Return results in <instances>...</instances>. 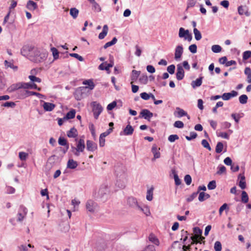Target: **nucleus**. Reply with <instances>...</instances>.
<instances>
[{
    "label": "nucleus",
    "instance_id": "nucleus-1",
    "mask_svg": "<svg viewBox=\"0 0 251 251\" xmlns=\"http://www.w3.org/2000/svg\"><path fill=\"white\" fill-rule=\"evenodd\" d=\"M115 173L117 178L116 185L121 189L124 188L126 181V175L125 167L122 165L116 166Z\"/></svg>",
    "mask_w": 251,
    "mask_h": 251
},
{
    "label": "nucleus",
    "instance_id": "nucleus-2",
    "mask_svg": "<svg viewBox=\"0 0 251 251\" xmlns=\"http://www.w3.org/2000/svg\"><path fill=\"white\" fill-rule=\"evenodd\" d=\"M48 55V52L45 50L35 48L30 60L36 63L42 62L46 60Z\"/></svg>",
    "mask_w": 251,
    "mask_h": 251
},
{
    "label": "nucleus",
    "instance_id": "nucleus-3",
    "mask_svg": "<svg viewBox=\"0 0 251 251\" xmlns=\"http://www.w3.org/2000/svg\"><path fill=\"white\" fill-rule=\"evenodd\" d=\"M109 190L107 185H102L99 189L97 198L102 201H105L108 197Z\"/></svg>",
    "mask_w": 251,
    "mask_h": 251
},
{
    "label": "nucleus",
    "instance_id": "nucleus-4",
    "mask_svg": "<svg viewBox=\"0 0 251 251\" xmlns=\"http://www.w3.org/2000/svg\"><path fill=\"white\" fill-rule=\"evenodd\" d=\"M88 89L87 86H82L77 88L75 92L74 96L77 100H80L85 96H86V91Z\"/></svg>",
    "mask_w": 251,
    "mask_h": 251
},
{
    "label": "nucleus",
    "instance_id": "nucleus-5",
    "mask_svg": "<svg viewBox=\"0 0 251 251\" xmlns=\"http://www.w3.org/2000/svg\"><path fill=\"white\" fill-rule=\"evenodd\" d=\"M93 106L92 111L93 112L95 119H97L102 112L103 108L102 106L96 101H94L92 103Z\"/></svg>",
    "mask_w": 251,
    "mask_h": 251
},
{
    "label": "nucleus",
    "instance_id": "nucleus-6",
    "mask_svg": "<svg viewBox=\"0 0 251 251\" xmlns=\"http://www.w3.org/2000/svg\"><path fill=\"white\" fill-rule=\"evenodd\" d=\"M34 49L35 48L31 46L25 45L22 48L21 53L24 56H29V59H30V55L33 54Z\"/></svg>",
    "mask_w": 251,
    "mask_h": 251
},
{
    "label": "nucleus",
    "instance_id": "nucleus-7",
    "mask_svg": "<svg viewBox=\"0 0 251 251\" xmlns=\"http://www.w3.org/2000/svg\"><path fill=\"white\" fill-rule=\"evenodd\" d=\"M98 205L93 200H89L86 203V208L87 210L91 213H94L98 209Z\"/></svg>",
    "mask_w": 251,
    "mask_h": 251
},
{
    "label": "nucleus",
    "instance_id": "nucleus-8",
    "mask_svg": "<svg viewBox=\"0 0 251 251\" xmlns=\"http://www.w3.org/2000/svg\"><path fill=\"white\" fill-rule=\"evenodd\" d=\"M153 114L149 110L147 109H143L140 113L139 118H144L148 121H150L151 118L153 116Z\"/></svg>",
    "mask_w": 251,
    "mask_h": 251
},
{
    "label": "nucleus",
    "instance_id": "nucleus-9",
    "mask_svg": "<svg viewBox=\"0 0 251 251\" xmlns=\"http://www.w3.org/2000/svg\"><path fill=\"white\" fill-rule=\"evenodd\" d=\"M184 76V71L183 67L178 64L177 65V70L176 73V78L178 80H182Z\"/></svg>",
    "mask_w": 251,
    "mask_h": 251
},
{
    "label": "nucleus",
    "instance_id": "nucleus-10",
    "mask_svg": "<svg viewBox=\"0 0 251 251\" xmlns=\"http://www.w3.org/2000/svg\"><path fill=\"white\" fill-rule=\"evenodd\" d=\"M75 141H77L76 144V149L80 154V152H83L85 148L84 140L83 139H79L78 140L77 138L75 139Z\"/></svg>",
    "mask_w": 251,
    "mask_h": 251
},
{
    "label": "nucleus",
    "instance_id": "nucleus-11",
    "mask_svg": "<svg viewBox=\"0 0 251 251\" xmlns=\"http://www.w3.org/2000/svg\"><path fill=\"white\" fill-rule=\"evenodd\" d=\"M183 52V48L182 45L176 46L175 49V58L176 60L180 59Z\"/></svg>",
    "mask_w": 251,
    "mask_h": 251
},
{
    "label": "nucleus",
    "instance_id": "nucleus-12",
    "mask_svg": "<svg viewBox=\"0 0 251 251\" xmlns=\"http://www.w3.org/2000/svg\"><path fill=\"white\" fill-rule=\"evenodd\" d=\"M29 91L25 89H20L16 92L17 97L19 99H24L28 97Z\"/></svg>",
    "mask_w": 251,
    "mask_h": 251
},
{
    "label": "nucleus",
    "instance_id": "nucleus-13",
    "mask_svg": "<svg viewBox=\"0 0 251 251\" xmlns=\"http://www.w3.org/2000/svg\"><path fill=\"white\" fill-rule=\"evenodd\" d=\"M134 128L130 124H128L124 129L123 131L120 132V135H130L132 134Z\"/></svg>",
    "mask_w": 251,
    "mask_h": 251
},
{
    "label": "nucleus",
    "instance_id": "nucleus-14",
    "mask_svg": "<svg viewBox=\"0 0 251 251\" xmlns=\"http://www.w3.org/2000/svg\"><path fill=\"white\" fill-rule=\"evenodd\" d=\"M23 88V82H19L11 85L8 89L10 92L18 91L20 89Z\"/></svg>",
    "mask_w": 251,
    "mask_h": 251
},
{
    "label": "nucleus",
    "instance_id": "nucleus-15",
    "mask_svg": "<svg viewBox=\"0 0 251 251\" xmlns=\"http://www.w3.org/2000/svg\"><path fill=\"white\" fill-rule=\"evenodd\" d=\"M86 149L88 151L93 152L97 149V145L92 141L87 140L86 142Z\"/></svg>",
    "mask_w": 251,
    "mask_h": 251
},
{
    "label": "nucleus",
    "instance_id": "nucleus-16",
    "mask_svg": "<svg viewBox=\"0 0 251 251\" xmlns=\"http://www.w3.org/2000/svg\"><path fill=\"white\" fill-rule=\"evenodd\" d=\"M160 148L158 149L156 145H153L151 148V152L153 154V158L152 159V161L155 160L156 159H158L160 157V153L159 151Z\"/></svg>",
    "mask_w": 251,
    "mask_h": 251
},
{
    "label": "nucleus",
    "instance_id": "nucleus-17",
    "mask_svg": "<svg viewBox=\"0 0 251 251\" xmlns=\"http://www.w3.org/2000/svg\"><path fill=\"white\" fill-rule=\"evenodd\" d=\"M167 251H182L181 244L178 241H174Z\"/></svg>",
    "mask_w": 251,
    "mask_h": 251
},
{
    "label": "nucleus",
    "instance_id": "nucleus-18",
    "mask_svg": "<svg viewBox=\"0 0 251 251\" xmlns=\"http://www.w3.org/2000/svg\"><path fill=\"white\" fill-rule=\"evenodd\" d=\"M128 205L133 208H138L139 204L136 198L134 197H129L127 200Z\"/></svg>",
    "mask_w": 251,
    "mask_h": 251
},
{
    "label": "nucleus",
    "instance_id": "nucleus-19",
    "mask_svg": "<svg viewBox=\"0 0 251 251\" xmlns=\"http://www.w3.org/2000/svg\"><path fill=\"white\" fill-rule=\"evenodd\" d=\"M238 12L240 15H243L244 14L246 16H249L250 15V12L248 11V8L246 5L239 6L238 8Z\"/></svg>",
    "mask_w": 251,
    "mask_h": 251
},
{
    "label": "nucleus",
    "instance_id": "nucleus-20",
    "mask_svg": "<svg viewBox=\"0 0 251 251\" xmlns=\"http://www.w3.org/2000/svg\"><path fill=\"white\" fill-rule=\"evenodd\" d=\"M26 8L29 10L33 11L38 8V5L35 2L29 0L27 2Z\"/></svg>",
    "mask_w": 251,
    "mask_h": 251
},
{
    "label": "nucleus",
    "instance_id": "nucleus-21",
    "mask_svg": "<svg viewBox=\"0 0 251 251\" xmlns=\"http://www.w3.org/2000/svg\"><path fill=\"white\" fill-rule=\"evenodd\" d=\"M140 74V71H138L135 70L132 71L130 76V79L131 80V82H130L131 84H132L133 82H135L137 80V78L139 76Z\"/></svg>",
    "mask_w": 251,
    "mask_h": 251
},
{
    "label": "nucleus",
    "instance_id": "nucleus-22",
    "mask_svg": "<svg viewBox=\"0 0 251 251\" xmlns=\"http://www.w3.org/2000/svg\"><path fill=\"white\" fill-rule=\"evenodd\" d=\"M148 239L150 242L154 244L156 246H159L160 242L157 237L152 233L150 234Z\"/></svg>",
    "mask_w": 251,
    "mask_h": 251
},
{
    "label": "nucleus",
    "instance_id": "nucleus-23",
    "mask_svg": "<svg viewBox=\"0 0 251 251\" xmlns=\"http://www.w3.org/2000/svg\"><path fill=\"white\" fill-rule=\"evenodd\" d=\"M43 107L45 111H51L55 107V105L52 103L44 101L43 105Z\"/></svg>",
    "mask_w": 251,
    "mask_h": 251
},
{
    "label": "nucleus",
    "instance_id": "nucleus-24",
    "mask_svg": "<svg viewBox=\"0 0 251 251\" xmlns=\"http://www.w3.org/2000/svg\"><path fill=\"white\" fill-rule=\"evenodd\" d=\"M67 135L69 138H76L78 135L76 129L75 127L71 128L67 132Z\"/></svg>",
    "mask_w": 251,
    "mask_h": 251
},
{
    "label": "nucleus",
    "instance_id": "nucleus-25",
    "mask_svg": "<svg viewBox=\"0 0 251 251\" xmlns=\"http://www.w3.org/2000/svg\"><path fill=\"white\" fill-rule=\"evenodd\" d=\"M203 77L201 76L196 79L195 80H193L191 82V85L193 88L195 89L196 87H200L201 86L202 82Z\"/></svg>",
    "mask_w": 251,
    "mask_h": 251
},
{
    "label": "nucleus",
    "instance_id": "nucleus-26",
    "mask_svg": "<svg viewBox=\"0 0 251 251\" xmlns=\"http://www.w3.org/2000/svg\"><path fill=\"white\" fill-rule=\"evenodd\" d=\"M113 66V62H111L110 63L107 64L106 62H105L104 63H101L100 64L98 68L99 70H105V71H109V68L112 67Z\"/></svg>",
    "mask_w": 251,
    "mask_h": 251
},
{
    "label": "nucleus",
    "instance_id": "nucleus-27",
    "mask_svg": "<svg viewBox=\"0 0 251 251\" xmlns=\"http://www.w3.org/2000/svg\"><path fill=\"white\" fill-rule=\"evenodd\" d=\"M78 166V163L73 159H70L67 162V168L71 169H75Z\"/></svg>",
    "mask_w": 251,
    "mask_h": 251
},
{
    "label": "nucleus",
    "instance_id": "nucleus-28",
    "mask_svg": "<svg viewBox=\"0 0 251 251\" xmlns=\"http://www.w3.org/2000/svg\"><path fill=\"white\" fill-rule=\"evenodd\" d=\"M6 28L9 31H13L16 30V26L15 25L13 21H11L5 25Z\"/></svg>",
    "mask_w": 251,
    "mask_h": 251
},
{
    "label": "nucleus",
    "instance_id": "nucleus-29",
    "mask_svg": "<svg viewBox=\"0 0 251 251\" xmlns=\"http://www.w3.org/2000/svg\"><path fill=\"white\" fill-rule=\"evenodd\" d=\"M108 30V27L107 25H105L103 26L102 31L99 35V38L100 39H103L107 35Z\"/></svg>",
    "mask_w": 251,
    "mask_h": 251
},
{
    "label": "nucleus",
    "instance_id": "nucleus-30",
    "mask_svg": "<svg viewBox=\"0 0 251 251\" xmlns=\"http://www.w3.org/2000/svg\"><path fill=\"white\" fill-rule=\"evenodd\" d=\"M176 109L177 111L178 117H181L183 116H186L188 119H190V116L188 115L187 113L185 112L183 109H181L179 107H176Z\"/></svg>",
    "mask_w": 251,
    "mask_h": 251
},
{
    "label": "nucleus",
    "instance_id": "nucleus-31",
    "mask_svg": "<svg viewBox=\"0 0 251 251\" xmlns=\"http://www.w3.org/2000/svg\"><path fill=\"white\" fill-rule=\"evenodd\" d=\"M210 197V196L209 194L201 192L200 193L198 199L200 201H203L204 200L209 199Z\"/></svg>",
    "mask_w": 251,
    "mask_h": 251
},
{
    "label": "nucleus",
    "instance_id": "nucleus-32",
    "mask_svg": "<svg viewBox=\"0 0 251 251\" xmlns=\"http://www.w3.org/2000/svg\"><path fill=\"white\" fill-rule=\"evenodd\" d=\"M83 84L84 85H88V86L87 87H88V89H89L90 90L94 89L95 86L92 79L84 80L83 82Z\"/></svg>",
    "mask_w": 251,
    "mask_h": 251
},
{
    "label": "nucleus",
    "instance_id": "nucleus-33",
    "mask_svg": "<svg viewBox=\"0 0 251 251\" xmlns=\"http://www.w3.org/2000/svg\"><path fill=\"white\" fill-rule=\"evenodd\" d=\"M75 115V109H72L69 111L64 117V119L66 120L73 119Z\"/></svg>",
    "mask_w": 251,
    "mask_h": 251
},
{
    "label": "nucleus",
    "instance_id": "nucleus-34",
    "mask_svg": "<svg viewBox=\"0 0 251 251\" xmlns=\"http://www.w3.org/2000/svg\"><path fill=\"white\" fill-rule=\"evenodd\" d=\"M58 142L59 145L63 146H67V149H69V144H68L67 140L65 138L60 137L58 139Z\"/></svg>",
    "mask_w": 251,
    "mask_h": 251
},
{
    "label": "nucleus",
    "instance_id": "nucleus-35",
    "mask_svg": "<svg viewBox=\"0 0 251 251\" xmlns=\"http://www.w3.org/2000/svg\"><path fill=\"white\" fill-rule=\"evenodd\" d=\"M241 177V180L239 182V186L241 187L242 189H244L246 186V182L245 181V177L243 175L242 176L241 174H240L239 175V177Z\"/></svg>",
    "mask_w": 251,
    "mask_h": 251
},
{
    "label": "nucleus",
    "instance_id": "nucleus-36",
    "mask_svg": "<svg viewBox=\"0 0 251 251\" xmlns=\"http://www.w3.org/2000/svg\"><path fill=\"white\" fill-rule=\"evenodd\" d=\"M153 187H151L150 189L148 190L147 192L146 199L149 201H151L153 199Z\"/></svg>",
    "mask_w": 251,
    "mask_h": 251
},
{
    "label": "nucleus",
    "instance_id": "nucleus-37",
    "mask_svg": "<svg viewBox=\"0 0 251 251\" xmlns=\"http://www.w3.org/2000/svg\"><path fill=\"white\" fill-rule=\"evenodd\" d=\"M23 88L26 89H37V86L35 83H29L23 82Z\"/></svg>",
    "mask_w": 251,
    "mask_h": 251
},
{
    "label": "nucleus",
    "instance_id": "nucleus-38",
    "mask_svg": "<svg viewBox=\"0 0 251 251\" xmlns=\"http://www.w3.org/2000/svg\"><path fill=\"white\" fill-rule=\"evenodd\" d=\"M139 210L142 211L146 216H148L151 215V212L150 209L149 207L148 206H144V207H142L139 205V206L137 208Z\"/></svg>",
    "mask_w": 251,
    "mask_h": 251
},
{
    "label": "nucleus",
    "instance_id": "nucleus-39",
    "mask_svg": "<svg viewBox=\"0 0 251 251\" xmlns=\"http://www.w3.org/2000/svg\"><path fill=\"white\" fill-rule=\"evenodd\" d=\"M245 74L247 76V82L251 83V69L249 67H246L244 71Z\"/></svg>",
    "mask_w": 251,
    "mask_h": 251
},
{
    "label": "nucleus",
    "instance_id": "nucleus-40",
    "mask_svg": "<svg viewBox=\"0 0 251 251\" xmlns=\"http://www.w3.org/2000/svg\"><path fill=\"white\" fill-rule=\"evenodd\" d=\"M78 13L79 11L76 8H72L70 9V14L74 19L77 17Z\"/></svg>",
    "mask_w": 251,
    "mask_h": 251
},
{
    "label": "nucleus",
    "instance_id": "nucleus-41",
    "mask_svg": "<svg viewBox=\"0 0 251 251\" xmlns=\"http://www.w3.org/2000/svg\"><path fill=\"white\" fill-rule=\"evenodd\" d=\"M117 42V39L116 38V37H114L112 40L110 41V42H107L103 46V48L104 49H107V48L110 47V46H112L113 45H114V44H115Z\"/></svg>",
    "mask_w": 251,
    "mask_h": 251
},
{
    "label": "nucleus",
    "instance_id": "nucleus-42",
    "mask_svg": "<svg viewBox=\"0 0 251 251\" xmlns=\"http://www.w3.org/2000/svg\"><path fill=\"white\" fill-rule=\"evenodd\" d=\"M50 50L52 52V55L53 57L54 60H56L59 58V51L58 50L54 47H52L50 49Z\"/></svg>",
    "mask_w": 251,
    "mask_h": 251
},
{
    "label": "nucleus",
    "instance_id": "nucleus-43",
    "mask_svg": "<svg viewBox=\"0 0 251 251\" xmlns=\"http://www.w3.org/2000/svg\"><path fill=\"white\" fill-rule=\"evenodd\" d=\"M186 31H189L188 30H185L184 28L180 27L179 29L178 36L180 38H185L187 36V34Z\"/></svg>",
    "mask_w": 251,
    "mask_h": 251
},
{
    "label": "nucleus",
    "instance_id": "nucleus-44",
    "mask_svg": "<svg viewBox=\"0 0 251 251\" xmlns=\"http://www.w3.org/2000/svg\"><path fill=\"white\" fill-rule=\"evenodd\" d=\"M172 173L174 174V179H175V182L176 185H177V186L179 185L181 183V180L179 178L177 174L176 173L175 170H172Z\"/></svg>",
    "mask_w": 251,
    "mask_h": 251
},
{
    "label": "nucleus",
    "instance_id": "nucleus-45",
    "mask_svg": "<svg viewBox=\"0 0 251 251\" xmlns=\"http://www.w3.org/2000/svg\"><path fill=\"white\" fill-rule=\"evenodd\" d=\"M4 64L6 68H10L13 69L14 71H16L18 70V67L16 66H15L13 65V63H12L10 62H9L7 60H5L4 61Z\"/></svg>",
    "mask_w": 251,
    "mask_h": 251
},
{
    "label": "nucleus",
    "instance_id": "nucleus-46",
    "mask_svg": "<svg viewBox=\"0 0 251 251\" xmlns=\"http://www.w3.org/2000/svg\"><path fill=\"white\" fill-rule=\"evenodd\" d=\"M193 31L195 39L197 41L200 40L201 38V34L200 31L196 28H194Z\"/></svg>",
    "mask_w": 251,
    "mask_h": 251
},
{
    "label": "nucleus",
    "instance_id": "nucleus-47",
    "mask_svg": "<svg viewBox=\"0 0 251 251\" xmlns=\"http://www.w3.org/2000/svg\"><path fill=\"white\" fill-rule=\"evenodd\" d=\"M248 97L246 95L243 94L241 95L239 98V100L240 103L244 104L247 103Z\"/></svg>",
    "mask_w": 251,
    "mask_h": 251
},
{
    "label": "nucleus",
    "instance_id": "nucleus-48",
    "mask_svg": "<svg viewBox=\"0 0 251 251\" xmlns=\"http://www.w3.org/2000/svg\"><path fill=\"white\" fill-rule=\"evenodd\" d=\"M241 201L244 203H247L249 201L248 195L244 191H242L241 194Z\"/></svg>",
    "mask_w": 251,
    "mask_h": 251
},
{
    "label": "nucleus",
    "instance_id": "nucleus-49",
    "mask_svg": "<svg viewBox=\"0 0 251 251\" xmlns=\"http://www.w3.org/2000/svg\"><path fill=\"white\" fill-rule=\"evenodd\" d=\"M223 144L221 142H218L215 149L216 152L217 153H221L223 151Z\"/></svg>",
    "mask_w": 251,
    "mask_h": 251
},
{
    "label": "nucleus",
    "instance_id": "nucleus-50",
    "mask_svg": "<svg viewBox=\"0 0 251 251\" xmlns=\"http://www.w3.org/2000/svg\"><path fill=\"white\" fill-rule=\"evenodd\" d=\"M139 81L141 84H147L148 81V77L147 75H142L139 78Z\"/></svg>",
    "mask_w": 251,
    "mask_h": 251
},
{
    "label": "nucleus",
    "instance_id": "nucleus-51",
    "mask_svg": "<svg viewBox=\"0 0 251 251\" xmlns=\"http://www.w3.org/2000/svg\"><path fill=\"white\" fill-rule=\"evenodd\" d=\"M28 156V154L25 152L22 151L19 153V157L21 161L26 160Z\"/></svg>",
    "mask_w": 251,
    "mask_h": 251
},
{
    "label": "nucleus",
    "instance_id": "nucleus-52",
    "mask_svg": "<svg viewBox=\"0 0 251 251\" xmlns=\"http://www.w3.org/2000/svg\"><path fill=\"white\" fill-rule=\"evenodd\" d=\"M211 50L215 53L220 52L222 50V48L218 45H214L212 46Z\"/></svg>",
    "mask_w": 251,
    "mask_h": 251
},
{
    "label": "nucleus",
    "instance_id": "nucleus-53",
    "mask_svg": "<svg viewBox=\"0 0 251 251\" xmlns=\"http://www.w3.org/2000/svg\"><path fill=\"white\" fill-rule=\"evenodd\" d=\"M201 145L204 148L207 149L208 151H210L211 150V148L209 145L208 141L205 139H203L201 141Z\"/></svg>",
    "mask_w": 251,
    "mask_h": 251
},
{
    "label": "nucleus",
    "instance_id": "nucleus-54",
    "mask_svg": "<svg viewBox=\"0 0 251 251\" xmlns=\"http://www.w3.org/2000/svg\"><path fill=\"white\" fill-rule=\"evenodd\" d=\"M251 57V51L247 50L243 52V60H247Z\"/></svg>",
    "mask_w": 251,
    "mask_h": 251
},
{
    "label": "nucleus",
    "instance_id": "nucleus-55",
    "mask_svg": "<svg viewBox=\"0 0 251 251\" xmlns=\"http://www.w3.org/2000/svg\"><path fill=\"white\" fill-rule=\"evenodd\" d=\"M92 9L93 10L97 12H99L101 11V7L96 1L92 4Z\"/></svg>",
    "mask_w": 251,
    "mask_h": 251
},
{
    "label": "nucleus",
    "instance_id": "nucleus-56",
    "mask_svg": "<svg viewBox=\"0 0 251 251\" xmlns=\"http://www.w3.org/2000/svg\"><path fill=\"white\" fill-rule=\"evenodd\" d=\"M216 187V182L215 180H212L209 182L207 185V188L209 190H213Z\"/></svg>",
    "mask_w": 251,
    "mask_h": 251
},
{
    "label": "nucleus",
    "instance_id": "nucleus-57",
    "mask_svg": "<svg viewBox=\"0 0 251 251\" xmlns=\"http://www.w3.org/2000/svg\"><path fill=\"white\" fill-rule=\"evenodd\" d=\"M190 136H185V138L188 140V141H191L194 139H195L198 135H197V133L196 132H191L190 133Z\"/></svg>",
    "mask_w": 251,
    "mask_h": 251
},
{
    "label": "nucleus",
    "instance_id": "nucleus-58",
    "mask_svg": "<svg viewBox=\"0 0 251 251\" xmlns=\"http://www.w3.org/2000/svg\"><path fill=\"white\" fill-rule=\"evenodd\" d=\"M193 232L196 236H200L201 235L202 230L199 227H195L193 228Z\"/></svg>",
    "mask_w": 251,
    "mask_h": 251
},
{
    "label": "nucleus",
    "instance_id": "nucleus-59",
    "mask_svg": "<svg viewBox=\"0 0 251 251\" xmlns=\"http://www.w3.org/2000/svg\"><path fill=\"white\" fill-rule=\"evenodd\" d=\"M175 68H176V67H175V65L172 64V65L169 66L167 67V70L169 74H170L171 75H173L175 73Z\"/></svg>",
    "mask_w": 251,
    "mask_h": 251
},
{
    "label": "nucleus",
    "instance_id": "nucleus-60",
    "mask_svg": "<svg viewBox=\"0 0 251 251\" xmlns=\"http://www.w3.org/2000/svg\"><path fill=\"white\" fill-rule=\"evenodd\" d=\"M199 191L194 192L188 198H187L186 201L187 202L192 201L198 195Z\"/></svg>",
    "mask_w": 251,
    "mask_h": 251
},
{
    "label": "nucleus",
    "instance_id": "nucleus-61",
    "mask_svg": "<svg viewBox=\"0 0 251 251\" xmlns=\"http://www.w3.org/2000/svg\"><path fill=\"white\" fill-rule=\"evenodd\" d=\"M214 249L215 251H222V244L220 241H216L214 244Z\"/></svg>",
    "mask_w": 251,
    "mask_h": 251
},
{
    "label": "nucleus",
    "instance_id": "nucleus-62",
    "mask_svg": "<svg viewBox=\"0 0 251 251\" xmlns=\"http://www.w3.org/2000/svg\"><path fill=\"white\" fill-rule=\"evenodd\" d=\"M179 139V137L176 134H172V135H171L169 136L168 137V140L170 142H175L176 140H177Z\"/></svg>",
    "mask_w": 251,
    "mask_h": 251
},
{
    "label": "nucleus",
    "instance_id": "nucleus-63",
    "mask_svg": "<svg viewBox=\"0 0 251 251\" xmlns=\"http://www.w3.org/2000/svg\"><path fill=\"white\" fill-rule=\"evenodd\" d=\"M189 50L192 53H195L197 51V46L196 44H192L189 47Z\"/></svg>",
    "mask_w": 251,
    "mask_h": 251
},
{
    "label": "nucleus",
    "instance_id": "nucleus-64",
    "mask_svg": "<svg viewBox=\"0 0 251 251\" xmlns=\"http://www.w3.org/2000/svg\"><path fill=\"white\" fill-rule=\"evenodd\" d=\"M142 251H156L155 247L153 245H149L147 246Z\"/></svg>",
    "mask_w": 251,
    "mask_h": 251
}]
</instances>
